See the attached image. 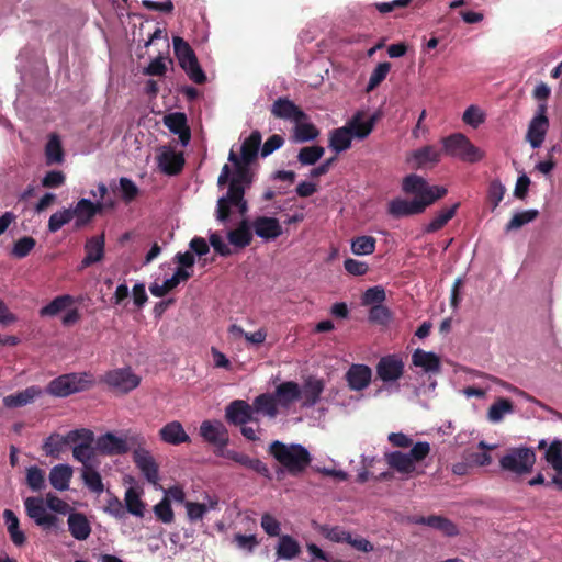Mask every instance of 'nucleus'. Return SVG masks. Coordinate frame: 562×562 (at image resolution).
<instances>
[{"mask_svg": "<svg viewBox=\"0 0 562 562\" xmlns=\"http://www.w3.org/2000/svg\"><path fill=\"white\" fill-rule=\"evenodd\" d=\"M402 190L414 195L413 200L394 199L389 203V213L394 217L422 214L437 200L442 199L448 190L445 187L430 186L423 177L411 173L403 179Z\"/></svg>", "mask_w": 562, "mask_h": 562, "instance_id": "nucleus-1", "label": "nucleus"}, {"mask_svg": "<svg viewBox=\"0 0 562 562\" xmlns=\"http://www.w3.org/2000/svg\"><path fill=\"white\" fill-rule=\"evenodd\" d=\"M268 452L292 476L303 474L312 462L308 450L300 443H284L274 440L269 445Z\"/></svg>", "mask_w": 562, "mask_h": 562, "instance_id": "nucleus-2", "label": "nucleus"}, {"mask_svg": "<svg viewBox=\"0 0 562 562\" xmlns=\"http://www.w3.org/2000/svg\"><path fill=\"white\" fill-rule=\"evenodd\" d=\"M441 144L445 155L465 162L474 164L482 160L485 156L484 151L472 144L462 133H453L443 137Z\"/></svg>", "mask_w": 562, "mask_h": 562, "instance_id": "nucleus-3", "label": "nucleus"}, {"mask_svg": "<svg viewBox=\"0 0 562 562\" xmlns=\"http://www.w3.org/2000/svg\"><path fill=\"white\" fill-rule=\"evenodd\" d=\"M88 378V373L61 374L49 381L46 389L43 391L54 397H67L75 393L89 390L92 385V381Z\"/></svg>", "mask_w": 562, "mask_h": 562, "instance_id": "nucleus-4", "label": "nucleus"}, {"mask_svg": "<svg viewBox=\"0 0 562 562\" xmlns=\"http://www.w3.org/2000/svg\"><path fill=\"white\" fill-rule=\"evenodd\" d=\"M535 462L536 453L533 449L527 447H515L508 449L499 459V467L504 471L516 475H524L532 471Z\"/></svg>", "mask_w": 562, "mask_h": 562, "instance_id": "nucleus-5", "label": "nucleus"}, {"mask_svg": "<svg viewBox=\"0 0 562 562\" xmlns=\"http://www.w3.org/2000/svg\"><path fill=\"white\" fill-rule=\"evenodd\" d=\"M146 439L140 434H132L125 438L106 432L97 440V449L108 456H121L127 453L135 446H145Z\"/></svg>", "mask_w": 562, "mask_h": 562, "instance_id": "nucleus-6", "label": "nucleus"}, {"mask_svg": "<svg viewBox=\"0 0 562 562\" xmlns=\"http://www.w3.org/2000/svg\"><path fill=\"white\" fill-rule=\"evenodd\" d=\"M24 508L27 517L44 531H58L60 529V519L48 512L42 497H27L24 501Z\"/></svg>", "mask_w": 562, "mask_h": 562, "instance_id": "nucleus-7", "label": "nucleus"}, {"mask_svg": "<svg viewBox=\"0 0 562 562\" xmlns=\"http://www.w3.org/2000/svg\"><path fill=\"white\" fill-rule=\"evenodd\" d=\"M228 160L233 164L235 170L229 180L227 192L239 195L240 191H246V188H249L254 181L251 162L239 160L238 155L234 150L229 151Z\"/></svg>", "mask_w": 562, "mask_h": 562, "instance_id": "nucleus-8", "label": "nucleus"}, {"mask_svg": "<svg viewBox=\"0 0 562 562\" xmlns=\"http://www.w3.org/2000/svg\"><path fill=\"white\" fill-rule=\"evenodd\" d=\"M101 381L111 390L126 394L139 385L140 378L133 373L130 368H120L108 371Z\"/></svg>", "mask_w": 562, "mask_h": 562, "instance_id": "nucleus-9", "label": "nucleus"}, {"mask_svg": "<svg viewBox=\"0 0 562 562\" xmlns=\"http://www.w3.org/2000/svg\"><path fill=\"white\" fill-rule=\"evenodd\" d=\"M547 103H540L526 133V140L533 149L540 148L548 133L550 122L547 116Z\"/></svg>", "mask_w": 562, "mask_h": 562, "instance_id": "nucleus-10", "label": "nucleus"}, {"mask_svg": "<svg viewBox=\"0 0 562 562\" xmlns=\"http://www.w3.org/2000/svg\"><path fill=\"white\" fill-rule=\"evenodd\" d=\"M232 206L237 207L240 215H245L248 211V203L245 200V191H240L239 195L227 192L217 200L215 217L222 224H227L232 214Z\"/></svg>", "mask_w": 562, "mask_h": 562, "instance_id": "nucleus-11", "label": "nucleus"}, {"mask_svg": "<svg viewBox=\"0 0 562 562\" xmlns=\"http://www.w3.org/2000/svg\"><path fill=\"white\" fill-rule=\"evenodd\" d=\"M113 202H91L88 199H80L74 209H71L72 218L76 220L75 226L76 228H81L89 224L91 220L99 213L102 212L104 207H113Z\"/></svg>", "mask_w": 562, "mask_h": 562, "instance_id": "nucleus-12", "label": "nucleus"}, {"mask_svg": "<svg viewBox=\"0 0 562 562\" xmlns=\"http://www.w3.org/2000/svg\"><path fill=\"white\" fill-rule=\"evenodd\" d=\"M376 378L384 383L397 381L404 373V362L397 355L381 357L375 367Z\"/></svg>", "mask_w": 562, "mask_h": 562, "instance_id": "nucleus-13", "label": "nucleus"}, {"mask_svg": "<svg viewBox=\"0 0 562 562\" xmlns=\"http://www.w3.org/2000/svg\"><path fill=\"white\" fill-rule=\"evenodd\" d=\"M271 114L276 119L300 123L307 120L306 113L288 98H278L271 105Z\"/></svg>", "mask_w": 562, "mask_h": 562, "instance_id": "nucleus-14", "label": "nucleus"}, {"mask_svg": "<svg viewBox=\"0 0 562 562\" xmlns=\"http://www.w3.org/2000/svg\"><path fill=\"white\" fill-rule=\"evenodd\" d=\"M133 461L149 483L156 484L159 479V469L154 457L144 446H135Z\"/></svg>", "mask_w": 562, "mask_h": 562, "instance_id": "nucleus-15", "label": "nucleus"}, {"mask_svg": "<svg viewBox=\"0 0 562 562\" xmlns=\"http://www.w3.org/2000/svg\"><path fill=\"white\" fill-rule=\"evenodd\" d=\"M376 115L366 116L361 111L356 112L350 120L347 121L345 127L349 131L352 139H366L374 130Z\"/></svg>", "mask_w": 562, "mask_h": 562, "instance_id": "nucleus-16", "label": "nucleus"}, {"mask_svg": "<svg viewBox=\"0 0 562 562\" xmlns=\"http://www.w3.org/2000/svg\"><path fill=\"white\" fill-rule=\"evenodd\" d=\"M225 418L227 423L239 426L249 422H257L254 417V409L250 404L244 400H235L231 402L225 409Z\"/></svg>", "mask_w": 562, "mask_h": 562, "instance_id": "nucleus-17", "label": "nucleus"}, {"mask_svg": "<svg viewBox=\"0 0 562 562\" xmlns=\"http://www.w3.org/2000/svg\"><path fill=\"white\" fill-rule=\"evenodd\" d=\"M222 457L229 459L241 467L256 472L257 474L271 479V473L266 463H263L260 459L251 458L246 453L238 452L236 450H226L221 453Z\"/></svg>", "mask_w": 562, "mask_h": 562, "instance_id": "nucleus-18", "label": "nucleus"}, {"mask_svg": "<svg viewBox=\"0 0 562 562\" xmlns=\"http://www.w3.org/2000/svg\"><path fill=\"white\" fill-rule=\"evenodd\" d=\"M442 154L443 149H439L435 145H426L412 151L411 161L416 169L432 168L440 162Z\"/></svg>", "mask_w": 562, "mask_h": 562, "instance_id": "nucleus-19", "label": "nucleus"}, {"mask_svg": "<svg viewBox=\"0 0 562 562\" xmlns=\"http://www.w3.org/2000/svg\"><path fill=\"white\" fill-rule=\"evenodd\" d=\"M104 235L92 236L85 243L86 256L79 265V270H83L104 258Z\"/></svg>", "mask_w": 562, "mask_h": 562, "instance_id": "nucleus-20", "label": "nucleus"}, {"mask_svg": "<svg viewBox=\"0 0 562 562\" xmlns=\"http://www.w3.org/2000/svg\"><path fill=\"white\" fill-rule=\"evenodd\" d=\"M159 169L169 176L180 173L184 166V157L182 153H178L172 148H164L157 157Z\"/></svg>", "mask_w": 562, "mask_h": 562, "instance_id": "nucleus-21", "label": "nucleus"}, {"mask_svg": "<svg viewBox=\"0 0 562 562\" xmlns=\"http://www.w3.org/2000/svg\"><path fill=\"white\" fill-rule=\"evenodd\" d=\"M255 234L266 240L276 239L282 235L283 229L278 218L258 216L252 222Z\"/></svg>", "mask_w": 562, "mask_h": 562, "instance_id": "nucleus-22", "label": "nucleus"}, {"mask_svg": "<svg viewBox=\"0 0 562 562\" xmlns=\"http://www.w3.org/2000/svg\"><path fill=\"white\" fill-rule=\"evenodd\" d=\"M43 394L44 391L42 387L38 385H31L20 392L4 396L2 402L7 408H18L33 403Z\"/></svg>", "mask_w": 562, "mask_h": 562, "instance_id": "nucleus-23", "label": "nucleus"}, {"mask_svg": "<svg viewBox=\"0 0 562 562\" xmlns=\"http://www.w3.org/2000/svg\"><path fill=\"white\" fill-rule=\"evenodd\" d=\"M278 406L289 408L294 402L302 397V390L294 381H286L279 384L272 393Z\"/></svg>", "mask_w": 562, "mask_h": 562, "instance_id": "nucleus-24", "label": "nucleus"}, {"mask_svg": "<svg viewBox=\"0 0 562 562\" xmlns=\"http://www.w3.org/2000/svg\"><path fill=\"white\" fill-rule=\"evenodd\" d=\"M346 380L351 390L362 391L372 380V370L367 364H351L346 373Z\"/></svg>", "mask_w": 562, "mask_h": 562, "instance_id": "nucleus-25", "label": "nucleus"}, {"mask_svg": "<svg viewBox=\"0 0 562 562\" xmlns=\"http://www.w3.org/2000/svg\"><path fill=\"white\" fill-rule=\"evenodd\" d=\"M385 461L389 467L401 474H423V471H417L416 465L413 462L408 453L402 451H392L385 454Z\"/></svg>", "mask_w": 562, "mask_h": 562, "instance_id": "nucleus-26", "label": "nucleus"}, {"mask_svg": "<svg viewBox=\"0 0 562 562\" xmlns=\"http://www.w3.org/2000/svg\"><path fill=\"white\" fill-rule=\"evenodd\" d=\"M200 435L209 443L218 447H224L228 442L227 431L218 422L204 420L200 426Z\"/></svg>", "mask_w": 562, "mask_h": 562, "instance_id": "nucleus-27", "label": "nucleus"}, {"mask_svg": "<svg viewBox=\"0 0 562 562\" xmlns=\"http://www.w3.org/2000/svg\"><path fill=\"white\" fill-rule=\"evenodd\" d=\"M165 125L170 132L177 134L182 145H188L191 138V132L188 126V120L184 113L175 112L164 119Z\"/></svg>", "mask_w": 562, "mask_h": 562, "instance_id": "nucleus-28", "label": "nucleus"}, {"mask_svg": "<svg viewBox=\"0 0 562 562\" xmlns=\"http://www.w3.org/2000/svg\"><path fill=\"white\" fill-rule=\"evenodd\" d=\"M412 521L416 525H425V526H428L436 530H439L448 537L458 535L457 526L450 519L442 517V516H438V515H430L427 517L415 516V517H413Z\"/></svg>", "mask_w": 562, "mask_h": 562, "instance_id": "nucleus-29", "label": "nucleus"}, {"mask_svg": "<svg viewBox=\"0 0 562 562\" xmlns=\"http://www.w3.org/2000/svg\"><path fill=\"white\" fill-rule=\"evenodd\" d=\"M159 437L164 442L173 446L190 442L189 435L186 432L181 423L177 420L166 424L159 430Z\"/></svg>", "mask_w": 562, "mask_h": 562, "instance_id": "nucleus-30", "label": "nucleus"}, {"mask_svg": "<svg viewBox=\"0 0 562 562\" xmlns=\"http://www.w3.org/2000/svg\"><path fill=\"white\" fill-rule=\"evenodd\" d=\"M67 524L69 532L76 540L83 541L89 538L91 526L88 518L82 513H70Z\"/></svg>", "mask_w": 562, "mask_h": 562, "instance_id": "nucleus-31", "label": "nucleus"}, {"mask_svg": "<svg viewBox=\"0 0 562 562\" xmlns=\"http://www.w3.org/2000/svg\"><path fill=\"white\" fill-rule=\"evenodd\" d=\"M412 363L427 373H438L441 369L440 359L436 353L419 348L413 352Z\"/></svg>", "mask_w": 562, "mask_h": 562, "instance_id": "nucleus-32", "label": "nucleus"}, {"mask_svg": "<svg viewBox=\"0 0 562 562\" xmlns=\"http://www.w3.org/2000/svg\"><path fill=\"white\" fill-rule=\"evenodd\" d=\"M325 387L324 381L310 376L305 382L302 390V397L304 398L303 405L306 407L314 406L321 397Z\"/></svg>", "mask_w": 562, "mask_h": 562, "instance_id": "nucleus-33", "label": "nucleus"}, {"mask_svg": "<svg viewBox=\"0 0 562 562\" xmlns=\"http://www.w3.org/2000/svg\"><path fill=\"white\" fill-rule=\"evenodd\" d=\"M261 139V133L257 130L252 131L241 144L239 160L252 164L257 159Z\"/></svg>", "mask_w": 562, "mask_h": 562, "instance_id": "nucleus-34", "label": "nucleus"}, {"mask_svg": "<svg viewBox=\"0 0 562 562\" xmlns=\"http://www.w3.org/2000/svg\"><path fill=\"white\" fill-rule=\"evenodd\" d=\"M3 518L11 541L16 547H23L26 542L25 533L20 529V520L11 509H4Z\"/></svg>", "mask_w": 562, "mask_h": 562, "instance_id": "nucleus-35", "label": "nucleus"}, {"mask_svg": "<svg viewBox=\"0 0 562 562\" xmlns=\"http://www.w3.org/2000/svg\"><path fill=\"white\" fill-rule=\"evenodd\" d=\"M72 477V468L68 464H58L49 472V483L55 490L66 491Z\"/></svg>", "mask_w": 562, "mask_h": 562, "instance_id": "nucleus-36", "label": "nucleus"}, {"mask_svg": "<svg viewBox=\"0 0 562 562\" xmlns=\"http://www.w3.org/2000/svg\"><path fill=\"white\" fill-rule=\"evenodd\" d=\"M300 552V543L292 536L282 535L279 537V542L276 548L278 559L292 560L297 557Z\"/></svg>", "mask_w": 562, "mask_h": 562, "instance_id": "nucleus-37", "label": "nucleus"}, {"mask_svg": "<svg viewBox=\"0 0 562 562\" xmlns=\"http://www.w3.org/2000/svg\"><path fill=\"white\" fill-rule=\"evenodd\" d=\"M227 238L235 247L245 248L249 246L252 240L249 222L247 220H243L237 228L228 232Z\"/></svg>", "mask_w": 562, "mask_h": 562, "instance_id": "nucleus-38", "label": "nucleus"}, {"mask_svg": "<svg viewBox=\"0 0 562 562\" xmlns=\"http://www.w3.org/2000/svg\"><path fill=\"white\" fill-rule=\"evenodd\" d=\"M254 413H261L266 416L274 418L278 415V404L276 397L271 393H263L255 397L252 402Z\"/></svg>", "mask_w": 562, "mask_h": 562, "instance_id": "nucleus-39", "label": "nucleus"}, {"mask_svg": "<svg viewBox=\"0 0 562 562\" xmlns=\"http://www.w3.org/2000/svg\"><path fill=\"white\" fill-rule=\"evenodd\" d=\"M173 50L181 68L198 61L194 50L182 37H173Z\"/></svg>", "mask_w": 562, "mask_h": 562, "instance_id": "nucleus-40", "label": "nucleus"}, {"mask_svg": "<svg viewBox=\"0 0 562 562\" xmlns=\"http://www.w3.org/2000/svg\"><path fill=\"white\" fill-rule=\"evenodd\" d=\"M68 446L67 437L61 436L57 432L48 436L43 446L42 450L47 457L59 458L60 453L64 451L65 447Z\"/></svg>", "mask_w": 562, "mask_h": 562, "instance_id": "nucleus-41", "label": "nucleus"}, {"mask_svg": "<svg viewBox=\"0 0 562 562\" xmlns=\"http://www.w3.org/2000/svg\"><path fill=\"white\" fill-rule=\"evenodd\" d=\"M352 137L349 131L344 126L335 128L330 132L329 147L336 153H341L350 148Z\"/></svg>", "mask_w": 562, "mask_h": 562, "instance_id": "nucleus-42", "label": "nucleus"}, {"mask_svg": "<svg viewBox=\"0 0 562 562\" xmlns=\"http://www.w3.org/2000/svg\"><path fill=\"white\" fill-rule=\"evenodd\" d=\"M460 203H454L452 206L448 209L441 210L432 221H430L424 228L425 233H435L440 231L442 227L447 225V223L456 215L457 210L459 209Z\"/></svg>", "mask_w": 562, "mask_h": 562, "instance_id": "nucleus-43", "label": "nucleus"}, {"mask_svg": "<svg viewBox=\"0 0 562 562\" xmlns=\"http://www.w3.org/2000/svg\"><path fill=\"white\" fill-rule=\"evenodd\" d=\"M546 461L562 475V440L554 439L544 452Z\"/></svg>", "mask_w": 562, "mask_h": 562, "instance_id": "nucleus-44", "label": "nucleus"}, {"mask_svg": "<svg viewBox=\"0 0 562 562\" xmlns=\"http://www.w3.org/2000/svg\"><path fill=\"white\" fill-rule=\"evenodd\" d=\"M376 239L373 236H357L351 240V251L356 256H367L375 251Z\"/></svg>", "mask_w": 562, "mask_h": 562, "instance_id": "nucleus-45", "label": "nucleus"}, {"mask_svg": "<svg viewBox=\"0 0 562 562\" xmlns=\"http://www.w3.org/2000/svg\"><path fill=\"white\" fill-rule=\"evenodd\" d=\"M82 480L85 485L93 493L101 494L104 490L100 473L91 465L82 467Z\"/></svg>", "mask_w": 562, "mask_h": 562, "instance_id": "nucleus-46", "label": "nucleus"}, {"mask_svg": "<svg viewBox=\"0 0 562 562\" xmlns=\"http://www.w3.org/2000/svg\"><path fill=\"white\" fill-rule=\"evenodd\" d=\"M513 403L508 398L499 397L488 408L487 417L492 423H498L504 415L513 412Z\"/></svg>", "mask_w": 562, "mask_h": 562, "instance_id": "nucleus-47", "label": "nucleus"}, {"mask_svg": "<svg viewBox=\"0 0 562 562\" xmlns=\"http://www.w3.org/2000/svg\"><path fill=\"white\" fill-rule=\"evenodd\" d=\"M126 510L137 517L144 516L145 505L140 499L139 493L134 487H128L125 492Z\"/></svg>", "mask_w": 562, "mask_h": 562, "instance_id": "nucleus-48", "label": "nucleus"}, {"mask_svg": "<svg viewBox=\"0 0 562 562\" xmlns=\"http://www.w3.org/2000/svg\"><path fill=\"white\" fill-rule=\"evenodd\" d=\"M74 302L72 296L65 294L55 297L50 303L41 308V316H55Z\"/></svg>", "mask_w": 562, "mask_h": 562, "instance_id": "nucleus-49", "label": "nucleus"}, {"mask_svg": "<svg viewBox=\"0 0 562 562\" xmlns=\"http://www.w3.org/2000/svg\"><path fill=\"white\" fill-rule=\"evenodd\" d=\"M47 165L60 164L64 160V150L57 135H53L45 147Z\"/></svg>", "mask_w": 562, "mask_h": 562, "instance_id": "nucleus-50", "label": "nucleus"}, {"mask_svg": "<svg viewBox=\"0 0 562 562\" xmlns=\"http://www.w3.org/2000/svg\"><path fill=\"white\" fill-rule=\"evenodd\" d=\"M325 149L319 145L302 147L297 154V160L301 165H315L324 155Z\"/></svg>", "mask_w": 562, "mask_h": 562, "instance_id": "nucleus-51", "label": "nucleus"}, {"mask_svg": "<svg viewBox=\"0 0 562 562\" xmlns=\"http://www.w3.org/2000/svg\"><path fill=\"white\" fill-rule=\"evenodd\" d=\"M539 215L537 210H526L514 214L512 220L506 224L505 231L510 232L522 227L524 225L535 221Z\"/></svg>", "mask_w": 562, "mask_h": 562, "instance_id": "nucleus-52", "label": "nucleus"}, {"mask_svg": "<svg viewBox=\"0 0 562 562\" xmlns=\"http://www.w3.org/2000/svg\"><path fill=\"white\" fill-rule=\"evenodd\" d=\"M319 134V131L312 123H306L302 121L300 123H295L294 126V139L300 143L308 142L315 139Z\"/></svg>", "mask_w": 562, "mask_h": 562, "instance_id": "nucleus-53", "label": "nucleus"}, {"mask_svg": "<svg viewBox=\"0 0 562 562\" xmlns=\"http://www.w3.org/2000/svg\"><path fill=\"white\" fill-rule=\"evenodd\" d=\"M26 484L33 492L45 487V472L36 465L26 469Z\"/></svg>", "mask_w": 562, "mask_h": 562, "instance_id": "nucleus-54", "label": "nucleus"}, {"mask_svg": "<svg viewBox=\"0 0 562 562\" xmlns=\"http://www.w3.org/2000/svg\"><path fill=\"white\" fill-rule=\"evenodd\" d=\"M391 70V64L383 61L376 65L370 75L369 82L367 85V92L373 91L382 81L385 80L387 74Z\"/></svg>", "mask_w": 562, "mask_h": 562, "instance_id": "nucleus-55", "label": "nucleus"}, {"mask_svg": "<svg viewBox=\"0 0 562 562\" xmlns=\"http://www.w3.org/2000/svg\"><path fill=\"white\" fill-rule=\"evenodd\" d=\"M321 532L326 539H328L333 542L348 543V541H350V532L340 526L331 527V526L325 525V526L321 527Z\"/></svg>", "mask_w": 562, "mask_h": 562, "instance_id": "nucleus-56", "label": "nucleus"}, {"mask_svg": "<svg viewBox=\"0 0 562 562\" xmlns=\"http://www.w3.org/2000/svg\"><path fill=\"white\" fill-rule=\"evenodd\" d=\"M72 220L71 209H63L50 215L48 220V231L50 233L58 232L64 225Z\"/></svg>", "mask_w": 562, "mask_h": 562, "instance_id": "nucleus-57", "label": "nucleus"}, {"mask_svg": "<svg viewBox=\"0 0 562 562\" xmlns=\"http://www.w3.org/2000/svg\"><path fill=\"white\" fill-rule=\"evenodd\" d=\"M505 192L506 189L498 179H494L490 182L487 190V201L492 206V211L498 206L504 198Z\"/></svg>", "mask_w": 562, "mask_h": 562, "instance_id": "nucleus-58", "label": "nucleus"}, {"mask_svg": "<svg viewBox=\"0 0 562 562\" xmlns=\"http://www.w3.org/2000/svg\"><path fill=\"white\" fill-rule=\"evenodd\" d=\"M154 513L157 519L164 524H171L175 520V514L168 497H164L154 506Z\"/></svg>", "mask_w": 562, "mask_h": 562, "instance_id": "nucleus-59", "label": "nucleus"}, {"mask_svg": "<svg viewBox=\"0 0 562 562\" xmlns=\"http://www.w3.org/2000/svg\"><path fill=\"white\" fill-rule=\"evenodd\" d=\"M385 300V290L380 285L369 288L362 295L363 305H381Z\"/></svg>", "mask_w": 562, "mask_h": 562, "instance_id": "nucleus-60", "label": "nucleus"}, {"mask_svg": "<svg viewBox=\"0 0 562 562\" xmlns=\"http://www.w3.org/2000/svg\"><path fill=\"white\" fill-rule=\"evenodd\" d=\"M36 241L31 236H24L15 241L12 256L19 259L25 258L35 247Z\"/></svg>", "mask_w": 562, "mask_h": 562, "instance_id": "nucleus-61", "label": "nucleus"}, {"mask_svg": "<svg viewBox=\"0 0 562 562\" xmlns=\"http://www.w3.org/2000/svg\"><path fill=\"white\" fill-rule=\"evenodd\" d=\"M68 445H78V443H92L94 440V435L91 430L81 428L71 430L66 434Z\"/></svg>", "mask_w": 562, "mask_h": 562, "instance_id": "nucleus-62", "label": "nucleus"}, {"mask_svg": "<svg viewBox=\"0 0 562 562\" xmlns=\"http://www.w3.org/2000/svg\"><path fill=\"white\" fill-rule=\"evenodd\" d=\"M120 188L125 203L134 201L139 194L138 187L128 178L122 177L120 179Z\"/></svg>", "mask_w": 562, "mask_h": 562, "instance_id": "nucleus-63", "label": "nucleus"}, {"mask_svg": "<svg viewBox=\"0 0 562 562\" xmlns=\"http://www.w3.org/2000/svg\"><path fill=\"white\" fill-rule=\"evenodd\" d=\"M369 321L371 323L386 325L391 321V312L384 305H373L369 311Z\"/></svg>", "mask_w": 562, "mask_h": 562, "instance_id": "nucleus-64", "label": "nucleus"}]
</instances>
